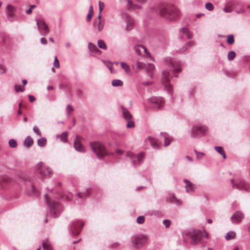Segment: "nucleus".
I'll use <instances>...</instances> for the list:
<instances>
[{
    "instance_id": "obj_17",
    "label": "nucleus",
    "mask_w": 250,
    "mask_h": 250,
    "mask_svg": "<svg viewBox=\"0 0 250 250\" xmlns=\"http://www.w3.org/2000/svg\"><path fill=\"white\" fill-rule=\"evenodd\" d=\"M146 143H149L152 147L154 149H158L160 147V145L157 140L150 136L148 137L145 140Z\"/></svg>"
},
{
    "instance_id": "obj_8",
    "label": "nucleus",
    "mask_w": 250,
    "mask_h": 250,
    "mask_svg": "<svg viewBox=\"0 0 250 250\" xmlns=\"http://www.w3.org/2000/svg\"><path fill=\"white\" fill-rule=\"evenodd\" d=\"M208 132L207 126L201 125H193L191 129V137L193 138H199L206 135Z\"/></svg>"
},
{
    "instance_id": "obj_24",
    "label": "nucleus",
    "mask_w": 250,
    "mask_h": 250,
    "mask_svg": "<svg viewBox=\"0 0 250 250\" xmlns=\"http://www.w3.org/2000/svg\"><path fill=\"white\" fill-rule=\"evenodd\" d=\"M154 65L152 63H147L146 67H145L144 70L148 73V75L150 78H152L153 76V71L154 69Z\"/></svg>"
},
{
    "instance_id": "obj_55",
    "label": "nucleus",
    "mask_w": 250,
    "mask_h": 250,
    "mask_svg": "<svg viewBox=\"0 0 250 250\" xmlns=\"http://www.w3.org/2000/svg\"><path fill=\"white\" fill-rule=\"evenodd\" d=\"M74 110L73 107L70 104H68L66 106V111L68 115L69 114V112Z\"/></svg>"
},
{
    "instance_id": "obj_37",
    "label": "nucleus",
    "mask_w": 250,
    "mask_h": 250,
    "mask_svg": "<svg viewBox=\"0 0 250 250\" xmlns=\"http://www.w3.org/2000/svg\"><path fill=\"white\" fill-rule=\"evenodd\" d=\"M121 66L122 68L125 70L126 73H128L130 71L129 66L125 62H122L121 63Z\"/></svg>"
},
{
    "instance_id": "obj_45",
    "label": "nucleus",
    "mask_w": 250,
    "mask_h": 250,
    "mask_svg": "<svg viewBox=\"0 0 250 250\" xmlns=\"http://www.w3.org/2000/svg\"><path fill=\"white\" fill-rule=\"evenodd\" d=\"M194 152L196 154L197 159L201 160L203 158V157L205 155L203 152H200L197 151L196 149L194 150Z\"/></svg>"
},
{
    "instance_id": "obj_12",
    "label": "nucleus",
    "mask_w": 250,
    "mask_h": 250,
    "mask_svg": "<svg viewBox=\"0 0 250 250\" xmlns=\"http://www.w3.org/2000/svg\"><path fill=\"white\" fill-rule=\"evenodd\" d=\"M25 184L26 186V192L27 195L30 196H36L40 195V192L39 191L33 186V183L30 180H26L24 181Z\"/></svg>"
},
{
    "instance_id": "obj_52",
    "label": "nucleus",
    "mask_w": 250,
    "mask_h": 250,
    "mask_svg": "<svg viewBox=\"0 0 250 250\" xmlns=\"http://www.w3.org/2000/svg\"><path fill=\"white\" fill-rule=\"evenodd\" d=\"M99 12L101 13L102 11L104 8V3L99 1Z\"/></svg>"
},
{
    "instance_id": "obj_15",
    "label": "nucleus",
    "mask_w": 250,
    "mask_h": 250,
    "mask_svg": "<svg viewBox=\"0 0 250 250\" xmlns=\"http://www.w3.org/2000/svg\"><path fill=\"white\" fill-rule=\"evenodd\" d=\"M244 217V213L241 211H236L231 217L230 220L233 223H239Z\"/></svg>"
},
{
    "instance_id": "obj_60",
    "label": "nucleus",
    "mask_w": 250,
    "mask_h": 250,
    "mask_svg": "<svg viewBox=\"0 0 250 250\" xmlns=\"http://www.w3.org/2000/svg\"><path fill=\"white\" fill-rule=\"evenodd\" d=\"M186 34L187 35V38L188 39H190L192 38V34L190 32H189V31Z\"/></svg>"
},
{
    "instance_id": "obj_62",
    "label": "nucleus",
    "mask_w": 250,
    "mask_h": 250,
    "mask_svg": "<svg viewBox=\"0 0 250 250\" xmlns=\"http://www.w3.org/2000/svg\"><path fill=\"white\" fill-rule=\"evenodd\" d=\"M41 42L43 44H46L47 43V40L45 38H42L41 39Z\"/></svg>"
},
{
    "instance_id": "obj_63",
    "label": "nucleus",
    "mask_w": 250,
    "mask_h": 250,
    "mask_svg": "<svg viewBox=\"0 0 250 250\" xmlns=\"http://www.w3.org/2000/svg\"><path fill=\"white\" fill-rule=\"evenodd\" d=\"M35 20H36V21L37 22V26L38 27V29H39V30H40V28L41 27V21H39L38 20V19H37Z\"/></svg>"
},
{
    "instance_id": "obj_42",
    "label": "nucleus",
    "mask_w": 250,
    "mask_h": 250,
    "mask_svg": "<svg viewBox=\"0 0 250 250\" xmlns=\"http://www.w3.org/2000/svg\"><path fill=\"white\" fill-rule=\"evenodd\" d=\"M88 195H89V192L88 191H85L84 192H81V193L78 192L76 194L77 196L80 198H83L85 196H88Z\"/></svg>"
},
{
    "instance_id": "obj_2",
    "label": "nucleus",
    "mask_w": 250,
    "mask_h": 250,
    "mask_svg": "<svg viewBox=\"0 0 250 250\" xmlns=\"http://www.w3.org/2000/svg\"><path fill=\"white\" fill-rule=\"evenodd\" d=\"M89 146L92 151L96 154L99 159H102L105 156L108 155L105 147L100 142H91L89 143Z\"/></svg>"
},
{
    "instance_id": "obj_10",
    "label": "nucleus",
    "mask_w": 250,
    "mask_h": 250,
    "mask_svg": "<svg viewBox=\"0 0 250 250\" xmlns=\"http://www.w3.org/2000/svg\"><path fill=\"white\" fill-rule=\"evenodd\" d=\"M83 226V223L81 220H75L72 222L70 227V231L73 235H78Z\"/></svg>"
},
{
    "instance_id": "obj_35",
    "label": "nucleus",
    "mask_w": 250,
    "mask_h": 250,
    "mask_svg": "<svg viewBox=\"0 0 250 250\" xmlns=\"http://www.w3.org/2000/svg\"><path fill=\"white\" fill-rule=\"evenodd\" d=\"M47 143V141L45 138H42L38 140L37 144L39 146L43 147Z\"/></svg>"
},
{
    "instance_id": "obj_5",
    "label": "nucleus",
    "mask_w": 250,
    "mask_h": 250,
    "mask_svg": "<svg viewBox=\"0 0 250 250\" xmlns=\"http://www.w3.org/2000/svg\"><path fill=\"white\" fill-rule=\"evenodd\" d=\"M231 183L233 188L240 190L249 191L250 190V184L247 183L245 180L240 178L231 179Z\"/></svg>"
},
{
    "instance_id": "obj_23",
    "label": "nucleus",
    "mask_w": 250,
    "mask_h": 250,
    "mask_svg": "<svg viewBox=\"0 0 250 250\" xmlns=\"http://www.w3.org/2000/svg\"><path fill=\"white\" fill-rule=\"evenodd\" d=\"M134 25L133 19L129 16H126V30L129 31L132 29Z\"/></svg>"
},
{
    "instance_id": "obj_1",
    "label": "nucleus",
    "mask_w": 250,
    "mask_h": 250,
    "mask_svg": "<svg viewBox=\"0 0 250 250\" xmlns=\"http://www.w3.org/2000/svg\"><path fill=\"white\" fill-rule=\"evenodd\" d=\"M150 11L170 21L177 19L180 16V12L178 8L173 5L165 7L162 5L157 4L151 7Z\"/></svg>"
},
{
    "instance_id": "obj_21",
    "label": "nucleus",
    "mask_w": 250,
    "mask_h": 250,
    "mask_svg": "<svg viewBox=\"0 0 250 250\" xmlns=\"http://www.w3.org/2000/svg\"><path fill=\"white\" fill-rule=\"evenodd\" d=\"M9 181L8 178L6 176H0V189H4Z\"/></svg>"
},
{
    "instance_id": "obj_41",
    "label": "nucleus",
    "mask_w": 250,
    "mask_h": 250,
    "mask_svg": "<svg viewBox=\"0 0 250 250\" xmlns=\"http://www.w3.org/2000/svg\"><path fill=\"white\" fill-rule=\"evenodd\" d=\"M236 56V53L233 51H230L229 52L228 54V59L229 61L232 60Z\"/></svg>"
},
{
    "instance_id": "obj_47",
    "label": "nucleus",
    "mask_w": 250,
    "mask_h": 250,
    "mask_svg": "<svg viewBox=\"0 0 250 250\" xmlns=\"http://www.w3.org/2000/svg\"><path fill=\"white\" fill-rule=\"evenodd\" d=\"M205 7L208 11H212L213 9L214 6L211 3L208 2L205 4Z\"/></svg>"
},
{
    "instance_id": "obj_6",
    "label": "nucleus",
    "mask_w": 250,
    "mask_h": 250,
    "mask_svg": "<svg viewBox=\"0 0 250 250\" xmlns=\"http://www.w3.org/2000/svg\"><path fill=\"white\" fill-rule=\"evenodd\" d=\"M36 168L37 172L40 174L42 178H49L52 174L53 171L52 169L42 162L38 163L36 165Z\"/></svg>"
},
{
    "instance_id": "obj_32",
    "label": "nucleus",
    "mask_w": 250,
    "mask_h": 250,
    "mask_svg": "<svg viewBox=\"0 0 250 250\" xmlns=\"http://www.w3.org/2000/svg\"><path fill=\"white\" fill-rule=\"evenodd\" d=\"M215 150L220 154L222 155L224 159H226V155L224 151L223 148L220 146H215L214 147Z\"/></svg>"
},
{
    "instance_id": "obj_7",
    "label": "nucleus",
    "mask_w": 250,
    "mask_h": 250,
    "mask_svg": "<svg viewBox=\"0 0 250 250\" xmlns=\"http://www.w3.org/2000/svg\"><path fill=\"white\" fill-rule=\"evenodd\" d=\"M148 240V237L146 235H135L131 238V243L134 248H138L147 243Z\"/></svg>"
},
{
    "instance_id": "obj_61",
    "label": "nucleus",
    "mask_w": 250,
    "mask_h": 250,
    "mask_svg": "<svg viewBox=\"0 0 250 250\" xmlns=\"http://www.w3.org/2000/svg\"><path fill=\"white\" fill-rule=\"evenodd\" d=\"M28 98L30 102H33L35 100L34 97L32 95H28Z\"/></svg>"
},
{
    "instance_id": "obj_36",
    "label": "nucleus",
    "mask_w": 250,
    "mask_h": 250,
    "mask_svg": "<svg viewBox=\"0 0 250 250\" xmlns=\"http://www.w3.org/2000/svg\"><path fill=\"white\" fill-rule=\"evenodd\" d=\"M123 85V82L120 80H113L112 81V85L113 86H122Z\"/></svg>"
},
{
    "instance_id": "obj_19",
    "label": "nucleus",
    "mask_w": 250,
    "mask_h": 250,
    "mask_svg": "<svg viewBox=\"0 0 250 250\" xmlns=\"http://www.w3.org/2000/svg\"><path fill=\"white\" fill-rule=\"evenodd\" d=\"M41 25L40 32L43 36L47 35L49 32V29L48 25L43 20H41Z\"/></svg>"
},
{
    "instance_id": "obj_59",
    "label": "nucleus",
    "mask_w": 250,
    "mask_h": 250,
    "mask_svg": "<svg viewBox=\"0 0 250 250\" xmlns=\"http://www.w3.org/2000/svg\"><path fill=\"white\" fill-rule=\"evenodd\" d=\"M92 15H93L92 14H89V13L87 14L86 18V20L87 21H90Z\"/></svg>"
},
{
    "instance_id": "obj_53",
    "label": "nucleus",
    "mask_w": 250,
    "mask_h": 250,
    "mask_svg": "<svg viewBox=\"0 0 250 250\" xmlns=\"http://www.w3.org/2000/svg\"><path fill=\"white\" fill-rule=\"evenodd\" d=\"M168 198L167 199L168 200H169L170 202H171V200L172 201H174L175 199H176V197L174 195V194L173 193H170L168 195Z\"/></svg>"
},
{
    "instance_id": "obj_64",
    "label": "nucleus",
    "mask_w": 250,
    "mask_h": 250,
    "mask_svg": "<svg viewBox=\"0 0 250 250\" xmlns=\"http://www.w3.org/2000/svg\"><path fill=\"white\" fill-rule=\"evenodd\" d=\"M89 14H93V6L92 5H91L90 6H89Z\"/></svg>"
},
{
    "instance_id": "obj_13",
    "label": "nucleus",
    "mask_w": 250,
    "mask_h": 250,
    "mask_svg": "<svg viewBox=\"0 0 250 250\" xmlns=\"http://www.w3.org/2000/svg\"><path fill=\"white\" fill-rule=\"evenodd\" d=\"M148 101L153 107L157 109H161L165 103L164 98L160 97H152L148 99Z\"/></svg>"
},
{
    "instance_id": "obj_16",
    "label": "nucleus",
    "mask_w": 250,
    "mask_h": 250,
    "mask_svg": "<svg viewBox=\"0 0 250 250\" xmlns=\"http://www.w3.org/2000/svg\"><path fill=\"white\" fill-rule=\"evenodd\" d=\"M80 137L78 135H76V139L74 142V146L76 150L81 152H84L85 151L84 146L80 142L79 139Z\"/></svg>"
},
{
    "instance_id": "obj_20",
    "label": "nucleus",
    "mask_w": 250,
    "mask_h": 250,
    "mask_svg": "<svg viewBox=\"0 0 250 250\" xmlns=\"http://www.w3.org/2000/svg\"><path fill=\"white\" fill-rule=\"evenodd\" d=\"M121 108L122 109L123 117L125 120L128 121L132 119V115L126 108L123 105L121 106Z\"/></svg>"
},
{
    "instance_id": "obj_25",
    "label": "nucleus",
    "mask_w": 250,
    "mask_h": 250,
    "mask_svg": "<svg viewBox=\"0 0 250 250\" xmlns=\"http://www.w3.org/2000/svg\"><path fill=\"white\" fill-rule=\"evenodd\" d=\"M161 136L164 139V146H168L172 140V138L169 137L166 133H161Z\"/></svg>"
},
{
    "instance_id": "obj_58",
    "label": "nucleus",
    "mask_w": 250,
    "mask_h": 250,
    "mask_svg": "<svg viewBox=\"0 0 250 250\" xmlns=\"http://www.w3.org/2000/svg\"><path fill=\"white\" fill-rule=\"evenodd\" d=\"M116 152L118 155H121L123 154L124 151L123 150L118 149L116 150Z\"/></svg>"
},
{
    "instance_id": "obj_11",
    "label": "nucleus",
    "mask_w": 250,
    "mask_h": 250,
    "mask_svg": "<svg viewBox=\"0 0 250 250\" xmlns=\"http://www.w3.org/2000/svg\"><path fill=\"white\" fill-rule=\"evenodd\" d=\"M189 235L191 239L190 244L194 245L201 242L203 233L201 230H194L190 233Z\"/></svg>"
},
{
    "instance_id": "obj_38",
    "label": "nucleus",
    "mask_w": 250,
    "mask_h": 250,
    "mask_svg": "<svg viewBox=\"0 0 250 250\" xmlns=\"http://www.w3.org/2000/svg\"><path fill=\"white\" fill-rule=\"evenodd\" d=\"M98 46L100 48L103 49L104 50H106L107 49L105 42L102 40H100L98 41Z\"/></svg>"
},
{
    "instance_id": "obj_44",
    "label": "nucleus",
    "mask_w": 250,
    "mask_h": 250,
    "mask_svg": "<svg viewBox=\"0 0 250 250\" xmlns=\"http://www.w3.org/2000/svg\"><path fill=\"white\" fill-rule=\"evenodd\" d=\"M126 121L127 122L126 124V127L127 128H132L135 126V123L133 121L132 119Z\"/></svg>"
},
{
    "instance_id": "obj_18",
    "label": "nucleus",
    "mask_w": 250,
    "mask_h": 250,
    "mask_svg": "<svg viewBox=\"0 0 250 250\" xmlns=\"http://www.w3.org/2000/svg\"><path fill=\"white\" fill-rule=\"evenodd\" d=\"M14 11H15V8L14 7V6H13L10 4H8L7 6L6 15H7V17L9 21H13V17L15 16Z\"/></svg>"
},
{
    "instance_id": "obj_14",
    "label": "nucleus",
    "mask_w": 250,
    "mask_h": 250,
    "mask_svg": "<svg viewBox=\"0 0 250 250\" xmlns=\"http://www.w3.org/2000/svg\"><path fill=\"white\" fill-rule=\"evenodd\" d=\"M162 75V83L164 85L168 92L171 94V85L169 83L170 71H164Z\"/></svg>"
},
{
    "instance_id": "obj_9",
    "label": "nucleus",
    "mask_w": 250,
    "mask_h": 250,
    "mask_svg": "<svg viewBox=\"0 0 250 250\" xmlns=\"http://www.w3.org/2000/svg\"><path fill=\"white\" fill-rule=\"evenodd\" d=\"M126 155L127 157L130 158L132 165L134 167H136L141 164L143 162L145 158V154L144 152H140L135 154L129 151L126 153Z\"/></svg>"
},
{
    "instance_id": "obj_26",
    "label": "nucleus",
    "mask_w": 250,
    "mask_h": 250,
    "mask_svg": "<svg viewBox=\"0 0 250 250\" xmlns=\"http://www.w3.org/2000/svg\"><path fill=\"white\" fill-rule=\"evenodd\" d=\"M134 49L136 53L138 55H141L142 53V51H143L144 52L146 53V48L143 45H137L134 46Z\"/></svg>"
},
{
    "instance_id": "obj_28",
    "label": "nucleus",
    "mask_w": 250,
    "mask_h": 250,
    "mask_svg": "<svg viewBox=\"0 0 250 250\" xmlns=\"http://www.w3.org/2000/svg\"><path fill=\"white\" fill-rule=\"evenodd\" d=\"M88 48L89 51L93 53H98L101 52L96 46L91 42H89L88 43Z\"/></svg>"
},
{
    "instance_id": "obj_34",
    "label": "nucleus",
    "mask_w": 250,
    "mask_h": 250,
    "mask_svg": "<svg viewBox=\"0 0 250 250\" xmlns=\"http://www.w3.org/2000/svg\"><path fill=\"white\" fill-rule=\"evenodd\" d=\"M236 236L235 233L232 231H229L226 236V239L227 240H231L235 238Z\"/></svg>"
},
{
    "instance_id": "obj_50",
    "label": "nucleus",
    "mask_w": 250,
    "mask_h": 250,
    "mask_svg": "<svg viewBox=\"0 0 250 250\" xmlns=\"http://www.w3.org/2000/svg\"><path fill=\"white\" fill-rule=\"evenodd\" d=\"M163 224L165 225V227L166 228H167L170 226L171 224V222L169 220L165 219L163 221Z\"/></svg>"
},
{
    "instance_id": "obj_51",
    "label": "nucleus",
    "mask_w": 250,
    "mask_h": 250,
    "mask_svg": "<svg viewBox=\"0 0 250 250\" xmlns=\"http://www.w3.org/2000/svg\"><path fill=\"white\" fill-rule=\"evenodd\" d=\"M127 9L129 10H131L132 9V7H133V4H132V2L131 0H127Z\"/></svg>"
},
{
    "instance_id": "obj_30",
    "label": "nucleus",
    "mask_w": 250,
    "mask_h": 250,
    "mask_svg": "<svg viewBox=\"0 0 250 250\" xmlns=\"http://www.w3.org/2000/svg\"><path fill=\"white\" fill-rule=\"evenodd\" d=\"M194 45V43L190 41L188 42L184 46H183L181 48H180L178 52L180 53H183L186 52L188 49V47H190Z\"/></svg>"
},
{
    "instance_id": "obj_57",
    "label": "nucleus",
    "mask_w": 250,
    "mask_h": 250,
    "mask_svg": "<svg viewBox=\"0 0 250 250\" xmlns=\"http://www.w3.org/2000/svg\"><path fill=\"white\" fill-rule=\"evenodd\" d=\"M180 31L181 32H182L184 34H186L188 31V28H186V27H184V28H182L180 29Z\"/></svg>"
},
{
    "instance_id": "obj_56",
    "label": "nucleus",
    "mask_w": 250,
    "mask_h": 250,
    "mask_svg": "<svg viewBox=\"0 0 250 250\" xmlns=\"http://www.w3.org/2000/svg\"><path fill=\"white\" fill-rule=\"evenodd\" d=\"M171 202L176 203L178 205H180L182 203L181 201L177 198H176L174 201L171 200Z\"/></svg>"
},
{
    "instance_id": "obj_39",
    "label": "nucleus",
    "mask_w": 250,
    "mask_h": 250,
    "mask_svg": "<svg viewBox=\"0 0 250 250\" xmlns=\"http://www.w3.org/2000/svg\"><path fill=\"white\" fill-rule=\"evenodd\" d=\"M227 42L229 44H232L234 42V36L232 34L228 35Z\"/></svg>"
},
{
    "instance_id": "obj_31",
    "label": "nucleus",
    "mask_w": 250,
    "mask_h": 250,
    "mask_svg": "<svg viewBox=\"0 0 250 250\" xmlns=\"http://www.w3.org/2000/svg\"><path fill=\"white\" fill-rule=\"evenodd\" d=\"M42 246L43 248L45 250H53L50 243L48 242V239L42 241Z\"/></svg>"
},
{
    "instance_id": "obj_4",
    "label": "nucleus",
    "mask_w": 250,
    "mask_h": 250,
    "mask_svg": "<svg viewBox=\"0 0 250 250\" xmlns=\"http://www.w3.org/2000/svg\"><path fill=\"white\" fill-rule=\"evenodd\" d=\"M164 63L169 68V70L174 74V76L177 77V73L181 71L180 62H177L174 59L167 57L164 59Z\"/></svg>"
},
{
    "instance_id": "obj_33",
    "label": "nucleus",
    "mask_w": 250,
    "mask_h": 250,
    "mask_svg": "<svg viewBox=\"0 0 250 250\" xmlns=\"http://www.w3.org/2000/svg\"><path fill=\"white\" fill-rule=\"evenodd\" d=\"M33 144V139L30 137H27L24 141V145L27 147L31 146Z\"/></svg>"
},
{
    "instance_id": "obj_29",
    "label": "nucleus",
    "mask_w": 250,
    "mask_h": 250,
    "mask_svg": "<svg viewBox=\"0 0 250 250\" xmlns=\"http://www.w3.org/2000/svg\"><path fill=\"white\" fill-rule=\"evenodd\" d=\"M67 135L68 133L66 131L63 132L61 133V134H58L56 136V137L57 138H60V140L63 143H67Z\"/></svg>"
},
{
    "instance_id": "obj_3",
    "label": "nucleus",
    "mask_w": 250,
    "mask_h": 250,
    "mask_svg": "<svg viewBox=\"0 0 250 250\" xmlns=\"http://www.w3.org/2000/svg\"><path fill=\"white\" fill-rule=\"evenodd\" d=\"M44 200L48 204L51 215L54 217H58L62 211V208L61 205L57 202H49V198L47 194L44 195Z\"/></svg>"
},
{
    "instance_id": "obj_54",
    "label": "nucleus",
    "mask_w": 250,
    "mask_h": 250,
    "mask_svg": "<svg viewBox=\"0 0 250 250\" xmlns=\"http://www.w3.org/2000/svg\"><path fill=\"white\" fill-rule=\"evenodd\" d=\"M54 66L56 68H59L60 67L59 62L58 60L57 57H55V60L54 62Z\"/></svg>"
},
{
    "instance_id": "obj_40",
    "label": "nucleus",
    "mask_w": 250,
    "mask_h": 250,
    "mask_svg": "<svg viewBox=\"0 0 250 250\" xmlns=\"http://www.w3.org/2000/svg\"><path fill=\"white\" fill-rule=\"evenodd\" d=\"M9 145L11 148H16L17 146V143L14 139H11L9 141Z\"/></svg>"
},
{
    "instance_id": "obj_43",
    "label": "nucleus",
    "mask_w": 250,
    "mask_h": 250,
    "mask_svg": "<svg viewBox=\"0 0 250 250\" xmlns=\"http://www.w3.org/2000/svg\"><path fill=\"white\" fill-rule=\"evenodd\" d=\"M146 65V64L139 61H137L136 63L137 67L140 69H145Z\"/></svg>"
},
{
    "instance_id": "obj_49",
    "label": "nucleus",
    "mask_w": 250,
    "mask_h": 250,
    "mask_svg": "<svg viewBox=\"0 0 250 250\" xmlns=\"http://www.w3.org/2000/svg\"><path fill=\"white\" fill-rule=\"evenodd\" d=\"M33 131L38 136H41V131H40L39 128L36 126H34L33 127Z\"/></svg>"
},
{
    "instance_id": "obj_46",
    "label": "nucleus",
    "mask_w": 250,
    "mask_h": 250,
    "mask_svg": "<svg viewBox=\"0 0 250 250\" xmlns=\"http://www.w3.org/2000/svg\"><path fill=\"white\" fill-rule=\"evenodd\" d=\"M15 90L17 92H22L24 91V87H22L21 85L16 84L15 85Z\"/></svg>"
},
{
    "instance_id": "obj_27",
    "label": "nucleus",
    "mask_w": 250,
    "mask_h": 250,
    "mask_svg": "<svg viewBox=\"0 0 250 250\" xmlns=\"http://www.w3.org/2000/svg\"><path fill=\"white\" fill-rule=\"evenodd\" d=\"M93 25L95 27H97L98 30L100 32L103 29L104 23L100 20H95L93 23Z\"/></svg>"
},
{
    "instance_id": "obj_48",
    "label": "nucleus",
    "mask_w": 250,
    "mask_h": 250,
    "mask_svg": "<svg viewBox=\"0 0 250 250\" xmlns=\"http://www.w3.org/2000/svg\"><path fill=\"white\" fill-rule=\"evenodd\" d=\"M137 223L139 224H143L145 221V217L144 216L141 215L138 217L136 220Z\"/></svg>"
},
{
    "instance_id": "obj_22",
    "label": "nucleus",
    "mask_w": 250,
    "mask_h": 250,
    "mask_svg": "<svg viewBox=\"0 0 250 250\" xmlns=\"http://www.w3.org/2000/svg\"><path fill=\"white\" fill-rule=\"evenodd\" d=\"M184 182L186 184V192L188 193L194 191V188L193 184L188 179H184Z\"/></svg>"
}]
</instances>
